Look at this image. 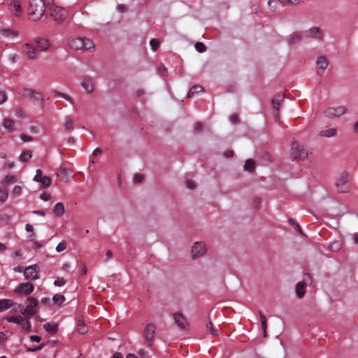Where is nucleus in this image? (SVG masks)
Segmentation results:
<instances>
[{"label":"nucleus","mask_w":358,"mask_h":358,"mask_svg":"<svg viewBox=\"0 0 358 358\" xmlns=\"http://www.w3.org/2000/svg\"><path fill=\"white\" fill-rule=\"evenodd\" d=\"M45 10V4L43 0H29L27 14L32 21L39 20Z\"/></svg>","instance_id":"obj_1"},{"label":"nucleus","mask_w":358,"mask_h":358,"mask_svg":"<svg viewBox=\"0 0 358 358\" xmlns=\"http://www.w3.org/2000/svg\"><path fill=\"white\" fill-rule=\"evenodd\" d=\"M69 45L73 50H90L94 48L93 42L87 38H75L69 40Z\"/></svg>","instance_id":"obj_2"},{"label":"nucleus","mask_w":358,"mask_h":358,"mask_svg":"<svg viewBox=\"0 0 358 358\" xmlns=\"http://www.w3.org/2000/svg\"><path fill=\"white\" fill-rule=\"evenodd\" d=\"M50 16L57 23H62L68 16V10L62 7L52 5L48 7Z\"/></svg>","instance_id":"obj_3"},{"label":"nucleus","mask_w":358,"mask_h":358,"mask_svg":"<svg viewBox=\"0 0 358 358\" xmlns=\"http://www.w3.org/2000/svg\"><path fill=\"white\" fill-rule=\"evenodd\" d=\"M337 192L346 193L350 190L349 173L344 171L340 174L335 183Z\"/></svg>","instance_id":"obj_4"},{"label":"nucleus","mask_w":358,"mask_h":358,"mask_svg":"<svg viewBox=\"0 0 358 358\" xmlns=\"http://www.w3.org/2000/svg\"><path fill=\"white\" fill-rule=\"evenodd\" d=\"M290 155L293 159L303 160L308 157V152L303 147L294 141L291 145Z\"/></svg>","instance_id":"obj_5"},{"label":"nucleus","mask_w":358,"mask_h":358,"mask_svg":"<svg viewBox=\"0 0 358 358\" xmlns=\"http://www.w3.org/2000/svg\"><path fill=\"white\" fill-rule=\"evenodd\" d=\"M21 0H6V5L10 14L15 17H20L22 15Z\"/></svg>","instance_id":"obj_6"},{"label":"nucleus","mask_w":358,"mask_h":358,"mask_svg":"<svg viewBox=\"0 0 358 358\" xmlns=\"http://www.w3.org/2000/svg\"><path fill=\"white\" fill-rule=\"evenodd\" d=\"M22 96L31 99L36 105L42 106L43 103V99L41 94L29 88L23 89Z\"/></svg>","instance_id":"obj_7"},{"label":"nucleus","mask_w":358,"mask_h":358,"mask_svg":"<svg viewBox=\"0 0 358 358\" xmlns=\"http://www.w3.org/2000/svg\"><path fill=\"white\" fill-rule=\"evenodd\" d=\"M347 111L348 108L345 106H341L338 107H329L324 110L323 113L325 117L333 118L341 116Z\"/></svg>","instance_id":"obj_8"},{"label":"nucleus","mask_w":358,"mask_h":358,"mask_svg":"<svg viewBox=\"0 0 358 358\" xmlns=\"http://www.w3.org/2000/svg\"><path fill=\"white\" fill-rule=\"evenodd\" d=\"M27 304V307L23 310L22 314L29 317L34 315L36 313V308L38 304V300L34 297H29Z\"/></svg>","instance_id":"obj_9"},{"label":"nucleus","mask_w":358,"mask_h":358,"mask_svg":"<svg viewBox=\"0 0 358 358\" xmlns=\"http://www.w3.org/2000/svg\"><path fill=\"white\" fill-rule=\"evenodd\" d=\"M311 283V278L308 273H305L303 277V281L299 282L296 285V293L299 298H303L305 294V287Z\"/></svg>","instance_id":"obj_10"},{"label":"nucleus","mask_w":358,"mask_h":358,"mask_svg":"<svg viewBox=\"0 0 358 358\" xmlns=\"http://www.w3.org/2000/svg\"><path fill=\"white\" fill-rule=\"evenodd\" d=\"M24 275L27 280H34L39 278V268L37 264L27 266L24 270Z\"/></svg>","instance_id":"obj_11"},{"label":"nucleus","mask_w":358,"mask_h":358,"mask_svg":"<svg viewBox=\"0 0 358 358\" xmlns=\"http://www.w3.org/2000/svg\"><path fill=\"white\" fill-rule=\"evenodd\" d=\"M207 252L206 244L203 242H196L192 248V257L196 259L204 255Z\"/></svg>","instance_id":"obj_12"},{"label":"nucleus","mask_w":358,"mask_h":358,"mask_svg":"<svg viewBox=\"0 0 358 358\" xmlns=\"http://www.w3.org/2000/svg\"><path fill=\"white\" fill-rule=\"evenodd\" d=\"M155 325L150 323L145 326L143 330V335L145 341L148 342V345L150 346L154 340L155 335Z\"/></svg>","instance_id":"obj_13"},{"label":"nucleus","mask_w":358,"mask_h":358,"mask_svg":"<svg viewBox=\"0 0 358 358\" xmlns=\"http://www.w3.org/2000/svg\"><path fill=\"white\" fill-rule=\"evenodd\" d=\"M303 36L306 38L318 39L320 41L323 40L322 31L320 28L317 27H313L306 30L304 32Z\"/></svg>","instance_id":"obj_14"},{"label":"nucleus","mask_w":358,"mask_h":358,"mask_svg":"<svg viewBox=\"0 0 358 358\" xmlns=\"http://www.w3.org/2000/svg\"><path fill=\"white\" fill-rule=\"evenodd\" d=\"M34 285L31 282H24L20 284L15 289L14 292L20 294L27 295L34 290Z\"/></svg>","instance_id":"obj_15"},{"label":"nucleus","mask_w":358,"mask_h":358,"mask_svg":"<svg viewBox=\"0 0 358 358\" xmlns=\"http://www.w3.org/2000/svg\"><path fill=\"white\" fill-rule=\"evenodd\" d=\"M173 317L175 322L180 329L185 330L187 329L189 323L184 315L180 313H174Z\"/></svg>","instance_id":"obj_16"},{"label":"nucleus","mask_w":358,"mask_h":358,"mask_svg":"<svg viewBox=\"0 0 358 358\" xmlns=\"http://www.w3.org/2000/svg\"><path fill=\"white\" fill-rule=\"evenodd\" d=\"M81 86L87 94H90L94 90L95 80L91 77H85L81 82Z\"/></svg>","instance_id":"obj_17"},{"label":"nucleus","mask_w":358,"mask_h":358,"mask_svg":"<svg viewBox=\"0 0 358 358\" xmlns=\"http://www.w3.org/2000/svg\"><path fill=\"white\" fill-rule=\"evenodd\" d=\"M23 51L29 59H34L37 57L38 50L29 43H25L23 45Z\"/></svg>","instance_id":"obj_18"},{"label":"nucleus","mask_w":358,"mask_h":358,"mask_svg":"<svg viewBox=\"0 0 358 358\" xmlns=\"http://www.w3.org/2000/svg\"><path fill=\"white\" fill-rule=\"evenodd\" d=\"M329 64L328 60L324 56H320L316 61V66L317 68V73L321 75L324 73V70L327 68Z\"/></svg>","instance_id":"obj_19"},{"label":"nucleus","mask_w":358,"mask_h":358,"mask_svg":"<svg viewBox=\"0 0 358 358\" xmlns=\"http://www.w3.org/2000/svg\"><path fill=\"white\" fill-rule=\"evenodd\" d=\"M3 127L9 132H13L16 130V125L14 120L11 118H5L2 122Z\"/></svg>","instance_id":"obj_20"},{"label":"nucleus","mask_w":358,"mask_h":358,"mask_svg":"<svg viewBox=\"0 0 358 358\" xmlns=\"http://www.w3.org/2000/svg\"><path fill=\"white\" fill-rule=\"evenodd\" d=\"M0 35L4 38L16 37L18 36V32L9 28H1Z\"/></svg>","instance_id":"obj_21"},{"label":"nucleus","mask_w":358,"mask_h":358,"mask_svg":"<svg viewBox=\"0 0 358 358\" xmlns=\"http://www.w3.org/2000/svg\"><path fill=\"white\" fill-rule=\"evenodd\" d=\"M63 127L66 131H71L73 129V120L69 115L64 118Z\"/></svg>","instance_id":"obj_22"},{"label":"nucleus","mask_w":358,"mask_h":358,"mask_svg":"<svg viewBox=\"0 0 358 358\" xmlns=\"http://www.w3.org/2000/svg\"><path fill=\"white\" fill-rule=\"evenodd\" d=\"M36 42L38 48L41 51H45V50H48V48L49 47V42L47 39L43 38H38L36 39Z\"/></svg>","instance_id":"obj_23"},{"label":"nucleus","mask_w":358,"mask_h":358,"mask_svg":"<svg viewBox=\"0 0 358 358\" xmlns=\"http://www.w3.org/2000/svg\"><path fill=\"white\" fill-rule=\"evenodd\" d=\"M43 329L47 332L54 334L57 331L58 324L57 323H45L43 324Z\"/></svg>","instance_id":"obj_24"},{"label":"nucleus","mask_w":358,"mask_h":358,"mask_svg":"<svg viewBox=\"0 0 358 358\" xmlns=\"http://www.w3.org/2000/svg\"><path fill=\"white\" fill-rule=\"evenodd\" d=\"M65 212V208L62 203L59 202L57 203L54 208H53V213L56 216H62Z\"/></svg>","instance_id":"obj_25"},{"label":"nucleus","mask_w":358,"mask_h":358,"mask_svg":"<svg viewBox=\"0 0 358 358\" xmlns=\"http://www.w3.org/2000/svg\"><path fill=\"white\" fill-rule=\"evenodd\" d=\"M337 134V130L336 128H329L325 130H322L320 132V136L327 138L334 137Z\"/></svg>","instance_id":"obj_26"},{"label":"nucleus","mask_w":358,"mask_h":358,"mask_svg":"<svg viewBox=\"0 0 358 358\" xmlns=\"http://www.w3.org/2000/svg\"><path fill=\"white\" fill-rule=\"evenodd\" d=\"M13 301L10 299L0 300V313L3 312L13 306Z\"/></svg>","instance_id":"obj_27"},{"label":"nucleus","mask_w":358,"mask_h":358,"mask_svg":"<svg viewBox=\"0 0 358 358\" xmlns=\"http://www.w3.org/2000/svg\"><path fill=\"white\" fill-rule=\"evenodd\" d=\"M203 91V88L202 87V86H201V85H194L189 90V92L187 94V97L188 98H192L194 94H197L199 92H201Z\"/></svg>","instance_id":"obj_28"},{"label":"nucleus","mask_w":358,"mask_h":358,"mask_svg":"<svg viewBox=\"0 0 358 358\" xmlns=\"http://www.w3.org/2000/svg\"><path fill=\"white\" fill-rule=\"evenodd\" d=\"M303 38V36L300 33H293L289 36V43L290 44H295L299 42Z\"/></svg>","instance_id":"obj_29"},{"label":"nucleus","mask_w":358,"mask_h":358,"mask_svg":"<svg viewBox=\"0 0 358 358\" xmlns=\"http://www.w3.org/2000/svg\"><path fill=\"white\" fill-rule=\"evenodd\" d=\"M78 331L80 334H85L87 332V327L85 324L84 320L83 319H78Z\"/></svg>","instance_id":"obj_30"},{"label":"nucleus","mask_w":358,"mask_h":358,"mask_svg":"<svg viewBox=\"0 0 358 358\" xmlns=\"http://www.w3.org/2000/svg\"><path fill=\"white\" fill-rule=\"evenodd\" d=\"M255 168V162L253 159H249L245 161L244 169L252 172Z\"/></svg>","instance_id":"obj_31"},{"label":"nucleus","mask_w":358,"mask_h":358,"mask_svg":"<svg viewBox=\"0 0 358 358\" xmlns=\"http://www.w3.org/2000/svg\"><path fill=\"white\" fill-rule=\"evenodd\" d=\"M31 152L30 150H24L20 155V160L22 162H26L31 158Z\"/></svg>","instance_id":"obj_32"},{"label":"nucleus","mask_w":358,"mask_h":358,"mask_svg":"<svg viewBox=\"0 0 358 358\" xmlns=\"http://www.w3.org/2000/svg\"><path fill=\"white\" fill-rule=\"evenodd\" d=\"M39 182L41 184V187L45 188L49 187L52 183V180L49 176H43V178L40 179Z\"/></svg>","instance_id":"obj_33"},{"label":"nucleus","mask_w":358,"mask_h":358,"mask_svg":"<svg viewBox=\"0 0 358 358\" xmlns=\"http://www.w3.org/2000/svg\"><path fill=\"white\" fill-rule=\"evenodd\" d=\"M52 301L55 304L60 305L65 301L64 295L56 294L52 297Z\"/></svg>","instance_id":"obj_34"},{"label":"nucleus","mask_w":358,"mask_h":358,"mask_svg":"<svg viewBox=\"0 0 358 358\" xmlns=\"http://www.w3.org/2000/svg\"><path fill=\"white\" fill-rule=\"evenodd\" d=\"M6 320L8 322H13V323L20 324V323L22 320V316H20V315H19V316H8V317H6Z\"/></svg>","instance_id":"obj_35"},{"label":"nucleus","mask_w":358,"mask_h":358,"mask_svg":"<svg viewBox=\"0 0 358 358\" xmlns=\"http://www.w3.org/2000/svg\"><path fill=\"white\" fill-rule=\"evenodd\" d=\"M8 196V190L6 188H0V203H4Z\"/></svg>","instance_id":"obj_36"},{"label":"nucleus","mask_w":358,"mask_h":358,"mask_svg":"<svg viewBox=\"0 0 358 358\" xmlns=\"http://www.w3.org/2000/svg\"><path fill=\"white\" fill-rule=\"evenodd\" d=\"M282 101V98L280 96H275L272 99V105L273 107L276 110H278L280 108V103Z\"/></svg>","instance_id":"obj_37"},{"label":"nucleus","mask_w":358,"mask_h":358,"mask_svg":"<svg viewBox=\"0 0 358 358\" xmlns=\"http://www.w3.org/2000/svg\"><path fill=\"white\" fill-rule=\"evenodd\" d=\"M329 250L334 252H337L341 248V243L340 241H334L329 246Z\"/></svg>","instance_id":"obj_38"},{"label":"nucleus","mask_w":358,"mask_h":358,"mask_svg":"<svg viewBox=\"0 0 358 358\" xmlns=\"http://www.w3.org/2000/svg\"><path fill=\"white\" fill-rule=\"evenodd\" d=\"M20 324L22 329H26L27 331H29L31 327L29 321L27 318H24L23 317H22V320L20 323Z\"/></svg>","instance_id":"obj_39"},{"label":"nucleus","mask_w":358,"mask_h":358,"mask_svg":"<svg viewBox=\"0 0 358 358\" xmlns=\"http://www.w3.org/2000/svg\"><path fill=\"white\" fill-rule=\"evenodd\" d=\"M206 328L207 330H208L212 335L216 336L217 335V331L213 329V323L210 320H209L206 325Z\"/></svg>","instance_id":"obj_40"},{"label":"nucleus","mask_w":358,"mask_h":358,"mask_svg":"<svg viewBox=\"0 0 358 358\" xmlns=\"http://www.w3.org/2000/svg\"><path fill=\"white\" fill-rule=\"evenodd\" d=\"M152 50L155 51L159 47L160 42L158 39L153 38L150 42Z\"/></svg>","instance_id":"obj_41"},{"label":"nucleus","mask_w":358,"mask_h":358,"mask_svg":"<svg viewBox=\"0 0 358 358\" xmlns=\"http://www.w3.org/2000/svg\"><path fill=\"white\" fill-rule=\"evenodd\" d=\"M22 194V187L15 185L13 189L12 195L13 196H19Z\"/></svg>","instance_id":"obj_42"},{"label":"nucleus","mask_w":358,"mask_h":358,"mask_svg":"<svg viewBox=\"0 0 358 358\" xmlns=\"http://www.w3.org/2000/svg\"><path fill=\"white\" fill-rule=\"evenodd\" d=\"M195 48L199 52H203L206 50V45L201 42H197L195 44Z\"/></svg>","instance_id":"obj_43"},{"label":"nucleus","mask_w":358,"mask_h":358,"mask_svg":"<svg viewBox=\"0 0 358 358\" xmlns=\"http://www.w3.org/2000/svg\"><path fill=\"white\" fill-rule=\"evenodd\" d=\"M17 180V178L15 176H6L3 179V182L10 184L13 183Z\"/></svg>","instance_id":"obj_44"},{"label":"nucleus","mask_w":358,"mask_h":358,"mask_svg":"<svg viewBox=\"0 0 358 358\" xmlns=\"http://www.w3.org/2000/svg\"><path fill=\"white\" fill-rule=\"evenodd\" d=\"M158 71L163 76H166L168 75V71L165 66L162 64L159 65Z\"/></svg>","instance_id":"obj_45"},{"label":"nucleus","mask_w":358,"mask_h":358,"mask_svg":"<svg viewBox=\"0 0 358 358\" xmlns=\"http://www.w3.org/2000/svg\"><path fill=\"white\" fill-rule=\"evenodd\" d=\"M66 283V280L64 278H57L55 282L54 285L57 287H61L64 285Z\"/></svg>","instance_id":"obj_46"},{"label":"nucleus","mask_w":358,"mask_h":358,"mask_svg":"<svg viewBox=\"0 0 358 358\" xmlns=\"http://www.w3.org/2000/svg\"><path fill=\"white\" fill-rule=\"evenodd\" d=\"M66 248V243L64 241L59 243L56 247V250L57 252H60L64 251Z\"/></svg>","instance_id":"obj_47"},{"label":"nucleus","mask_w":358,"mask_h":358,"mask_svg":"<svg viewBox=\"0 0 358 358\" xmlns=\"http://www.w3.org/2000/svg\"><path fill=\"white\" fill-rule=\"evenodd\" d=\"M20 137L21 140L23 141L24 142H30V141H33L32 136H31L29 135L24 134H20Z\"/></svg>","instance_id":"obj_48"},{"label":"nucleus","mask_w":358,"mask_h":358,"mask_svg":"<svg viewBox=\"0 0 358 358\" xmlns=\"http://www.w3.org/2000/svg\"><path fill=\"white\" fill-rule=\"evenodd\" d=\"M144 179V176L141 173H136L134 176V181L136 183L141 182Z\"/></svg>","instance_id":"obj_49"},{"label":"nucleus","mask_w":358,"mask_h":358,"mask_svg":"<svg viewBox=\"0 0 358 358\" xmlns=\"http://www.w3.org/2000/svg\"><path fill=\"white\" fill-rule=\"evenodd\" d=\"M186 187H187L188 189H195V188H196V183L194 182V181L191 180H187V181H186Z\"/></svg>","instance_id":"obj_50"},{"label":"nucleus","mask_w":358,"mask_h":358,"mask_svg":"<svg viewBox=\"0 0 358 358\" xmlns=\"http://www.w3.org/2000/svg\"><path fill=\"white\" fill-rule=\"evenodd\" d=\"M42 178H43V176H42V171L41 169H37L36 174L34 178V180L39 182L40 179Z\"/></svg>","instance_id":"obj_51"},{"label":"nucleus","mask_w":358,"mask_h":358,"mask_svg":"<svg viewBox=\"0 0 358 358\" xmlns=\"http://www.w3.org/2000/svg\"><path fill=\"white\" fill-rule=\"evenodd\" d=\"M15 114L18 117H24L25 116L24 112L21 108H17L15 110Z\"/></svg>","instance_id":"obj_52"},{"label":"nucleus","mask_w":358,"mask_h":358,"mask_svg":"<svg viewBox=\"0 0 358 358\" xmlns=\"http://www.w3.org/2000/svg\"><path fill=\"white\" fill-rule=\"evenodd\" d=\"M6 100H7L6 94L4 92L0 90V104H2L3 103H4L5 101H6Z\"/></svg>","instance_id":"obj_53"},{"label":"nucleus","mask_w":358,"mask_h":358,"mask_svg":"<svg viewBox=\"0 0 358 358\" xmlns=\"http://www.w3.org/2000/svg\"><path fill=\"white\" fill-rule=\"evenodd\" d=\"M40 198L43 201H49L51 198V196L48 193L43 192L40 195Z\"/></svg>","instance_id":"obj_54"},{"label":"nucleus","mask_w":358,"mask_h":358,"mask_svg":"<svg viewBox=\"0 0 358 358\" xmlns=\"http://www.w3.org/2000/svg\"><path fill=\"white\" fill-rule=\"evenodd\" d=\"M230 121L231 122V123L233 124H236L237 122H238L239 120H238V116L237 114H233L231 117H230Z\"/></svg>","instance_id":"obj_55"},{"label":"nucleus","mask_w":358,"mask_h":358,"mask_svg":"<svg viewBox=\"0 0 358 358\" xmlns=\"http://www.w3.org/2000/svg\"><path fill=\"white\" fill-rule=\"evenodd\" d=\"M289 222H290L292 224H293V225H294V226H295V229H296V230H297V231H300V232H301V234H302V231H301V229L300 226H299L296 222H295V221H294V220L290 219V220H289Z\"/></svg>","instance_id":"obj_56"},{"label":"nucleus","mask_w":358,"mask_h":358,"mask_svg":"<svg viewBox=\"0 0 358 358\" xmlns=\"http://www.w3.org/2000/svg\"><path fill=\"white\" fill-rule=\"evenodd\" d=\"M113 256V252L111 250H108L106 253V259H105V262H108L110 259Z\"/></svg>","instance_id":"obj_57"},{"label":"nucleus","mask_w":358,"mask_h":358,"mask_svg":"<svg viewBox=\"0 0 358 358\" xmlns=\"http://www.w3.org/2000/svg\"><path fill=\"white\" fill-rule=\"evenodd\" d=\"M138 354H139V355H140L142 358H147V357H148V352H146L145 350L141 349V350L138 351Z\"/></svg>","instance_id":"obj_58"},{"label":"nucleus","mask_w":358,"mask_h":358,"mask_svg":"<svg viewBox=\"0 0 358 358\" xmlns=\"http://www.w3.org/2000/svg\"><path fill=\"white\" fill-rule=\"evenodd\" d=\"M202 127H203V124L199 122H196L194 124L195 131H199L201 130Z\"/></svg>","instance_id":"obj_59"},{"label":"nucleus","mask_w":358,"mask_h":358,"mask_svg":"<svg viewBox=\"0 0 358 358\" xmlns=\"http://www.w3.org/2000/svg\"><path fill=\"white\" fill-rule=\"evenodd\" d=\"M262 324V328L264 331V336L266 337V321H262L261 322Z\"/></svg>","instance_id":"obj_60"},{"label":"nucleus","mask_w":358,"mask_h":358,"mask_svg":"<svg viewBox=\"0 0 358 358\" xmlns=\"http://www.w3.org/2000/svg\"><path fill=\"white\" fill-rule=\"evenodd\" d=\"M30 339L34 341V342H36V343H38L41 341V338L40 336H36V335H34V336H30Z\"/></svg>","instance_id":"obj_61"},{"label":"nucleus","mask_w":358,"mask_h":358,"mask_svg":"<svg viewBox=\"0 0 358 358\" xmlns=\"http://www.w3.org/2000/svg\"><path fill=\"white\" fill-rule=\"evenodd\" d=\"M43 245V243L38 242V241H34L33 243V248L34 249H38V248H41Z\"/></svg>","instance_id":"obj_62"},{"label":"nucleus","mask_w":358,"mask_h":358,"mask_svg":"<svg viewBox=\"0 0 358 358\" xmlns=\"http://www.w3.org/2000/svg\"><path fill=\"white\" fill-rule=\"evenodd\" d=\"M67 169L64 167H60L59 169V174L63 175L64 176L67 175Z\"/></svg>","instance_id":"obj_63"},{"label":"nucleus","mask_w":358,"mask_h":358,"mask_svg":"<svg viewBox=\"0 0 358 358\" xmlns=\"http://www.w3.org/2000/svg\"><path fill=\"white\" fill-rule=\"evenodd\" d=\"M122 355L121 352H115L113 354V355L111 357V358H122Z\"/></svg>","instance_id":"obj_64"}]
</instances>
